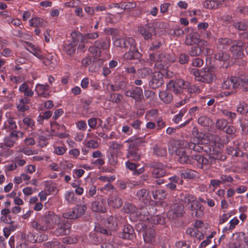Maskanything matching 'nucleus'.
<instances>
[{"label": "nucleus", "instance_id": "c85d7f7f", "mask_svg": "<svg viewBox=\"0 0 248 248\" xmlns=\"http://www.w3.org/2000/svg\"><path fill=\"white\" fill-rule=\"evenodd\" d=\"M151 60L156 61L157 62H160V68L166 65V54L161 53L159 54H155L154 53L150 55Z\"/></svg>", "mask_w": 248, "mask_h": 248}, {"label": "nucleus", "instance_id": "c9c22d12", "mask_svg": "<svg viewBox=\"0 0 248 248\" xmlns=\"http://www.w3.org/2000/svg\"><path fill=\"white\" fill-rule=\"evenodd\" d=\"M16 128L17 125L16 123L14 120V119L11 117L8 118L3 125V129H5L7 132L16 131Z\"/></svg>", "mask_w": 248, "mask_h": 248}, {"label": "nucleus", "instance_id": "a211bd4d", "mask_svg": "<svg viewBox=\"0 0 248 248\" xmlns=\"http://www.w3.org/2000/svg\"><path fill=\"white\" fill-rule=\"evenodd\" d=\"M185 43L188 46L196 45L201 46H208V44L206 41L198 38L194 33H189L186 36Z\"/></svg>", "mask_w": 248, "mask_h": 248}, {"label": "nucleus", "instance_id": "aec40b11", "mask_svg": "<svg viewBox=\"0 0 248 248\" xmlns=\"http://www.w3.org/2000/svg\"><path fill=\"white\" fill-rule=\"evenodd\" d=\"M119 237L126 240H132L135 237V233L133 228L130 225L124 226L123 232H119Z\"/></svg>", "mask_w": 248, "mask_h": 248}, {"label": "nucleus", "instance_id": "c756f323", "mask_svg": "<svg viewBox=\"0 0 248 248\" xmlns=\"http://www.w3.org/2000/svg\"><path fill=\"white\" fill-rule=\"evenodd\" d=\"M72 37V41L71 42L74 46H77L78 43H87L88 41L85 39V37L79 32H74L71 33Z\"/></svg>", "mask_w": 248, "mask_h": 248}, {"label": "nucleus", "instance_id": "338daca9", "mask_svg": "<svg viewBox=\"0 0 248 248\" xmlns=\"http://www.w3.org/2000/svg\"><path fill=\"white\" fill-rule=\"evenodd\" d=\"M23 124L27 126V128H31L32 130L35 129V123L34 121L29 117H26L23 120Z\"/></svg>", "mask_w": 248, "mask_h": 248}, {"label": "nucleus", "instance_id": "7c9ffc66", "mask_svg": "<svg viewBox=\"0 0 248 248\" xmlns=\"http://www.w3.org/2000/svg\"><path fill=\"white\" fill-rule=\"evenodd\" d=\"M127 157L130 160L139 161L140 158V153L139 149L129 147Z\"/></svg>", "mask_w": 248, "mask_h": 248}, {"label": "nucleus", "instance_id": "4d7b16f0", "mask_svg": "<svg viewBox=\"0 0 248 248\" xmlns=\"http://www.w3.org/2000/svg\"><path fill=\"white\" fill-rule=\"evenodd\" d=\"M215 58L216 60L220 61H226L230 58V55L226 52L222 51H219L215 55Z\"/></svg>", "mask_w": 248, "mask_h": 248}, {"label": "nucleus", "instance_id": "0e129e2a", "mask_svg": "<svg viewBox=\"0 0 248 248\" xmlns=\"http://www.w3.org/2000/svg\"><path fill=\"white\" fill-rule=\"evenodd\" d=\"M97 121L102 122V120L98 118H91L88 120V124L90 129H95L97 128Z\"/></svg>", "mask_w": 248, "mask_h": 248}, {"label": "nucleus", "instance_id": "9d476101", "mask_svg": "<svg viewBox=\"0 0 248 248\" xmlns=\"http://www.w3.org/2000/svg\"><path fill=\"white\" fill-rule=\"evenodd\" d=\"M149 167L152 169V174L153 177L159 178L164 177L166 174V166L160 162L150 164Z\"/></svg>", "mask_w": 248, "mask_h": 248}, {"label": "nucleus", "instance_id": "b1692460", "mask_svg": "<svg viewBox=\"0 0 248 248\" xmlns=\"http://www.w3.org/2000/svg\"><path fill=\"white\" fill-rule=\"evenodd\" d=\"M123 202L121 197L117 195H110L108 199V204L109 207L114 209H119L123 205Z\"/></svg>", "mask_w": 248, "mask_h": 248}, {"label": "nucleus", "instance_id": "5701e85b", "mask_svg": "<svg viewBox=\"0 0 248 248\" xmlns=\"http://www.w3.org/2000/svg\"><path fill=\"white\" fill-rule=\"evenodd\" d=\"M31 227L37 231L45 232L48 229L46 224L45 223L43 216L38 220H33L31 222Z\"/></svg>", "mask_w": 248, "mask_h": 248}, {"label": "nucleus", "instance_id": "052dcab7", "mask_svg": "<svg viewBox=\"0 0 248 248\" xmlns=\"http://www.w3.org/2000/svg\"><path fill=\"white\" fill-rule=\"evenodd\" d=\"M181 200L186 203H190L191 204V203L192 202H194L195 200V197L192 195H189V194H182L181 195Z\"/></svg>", "mask_w": 248, "mask_h": 248}, {"label": "nucleus", "instance_id": "79ce46f5", "mask_svg": "<svg viewBox=\"0 0 248 248\" xmlns=\"http://www.w3.org/2000/svg\"><path fill=\"white\" fill-rule=\"evenodd\" d=\"M34 237L35 236L31 233H29L27 234L28 239L32 243H41L47 240L48 239V236L45 234L40 235L36 239H35Z\"/></svg>", "mask_w": 248, "mask_h": 248}, {"label": "nucleus", "instance_id": "69168bd1", "mask_svg": "<svg viewBox=\"0 0 248 248\" xmlns=\"http://www.w3.org/2000/svg\"><path fill=\"white\" fill-rule=\"evenodd\" d=\"M89 51L93 55V57L98 58L101 56V51L97 47L96 45L90 46L89 48Z\"/></svg>", "mask_w": 248, "mask_h": 248}, {"label": "nucleus", "instance_id": "8fccbe9b", "mask_svg": "<svg viewBox=\"0 0 248 248\" xmlns=\"http://www.w3.org/2000/svg\"><path fill=\"white\" fill-rule=\"evenodd\" d=\"M19 90L21 92L24 93V95L26 96H32L33 95V92L31 90L29 89L28 85L25 83H24L22 84L19 88Z\"/></svg>", "mask_w": 248, "mask_h": 248}, {"label": "nucleus", "instance_id": "774afa93", "mask_svg": "<svg viewBox=\"0 0 248 248\" xmlns=\"http://www.w3.org/2000/svg\"><path fill=\"white\" fill-rule=\"evenodd\" d=\"M222 184L227 185L229 183L233 181V178L230 175L222 174L220 177Z\"/></svg>", "mask_w": 248, "mask_h": 248}, {"label": "nucleus", "instance_id": "20e7f679", "mask_svg": "<svg viewBox=\"0 0 248 248\" xmlns=\"http://www.w3.org/2000/svg\"><path fill=\"white\" fill-rule=\"evenodd\" d=\"M183 140L180 141L179 144L182 146V148L177 149L175 151V159L181 164H194V159L193 156H190L186 151L184 149L186 148L184 147L181 144Z\"/></svg>", "mask_w": 248, "mask_h": 248}, {"label": "nucleus", "instance_id": "f257e3e1", "mask_svg": "<svg viewBox=\"0 0 248 248\" xmlns=\"http://www.w3.org/2000/svg\"><path fill=\"white\" fill-rule=\"evenodd\" d=\"M202 134H200L199 137H195L193 138L190 140V141H188L186 140H183L181 143V144L184 147L186 148H188V149L192 150L196 152H201L202 151H203L205 153L208 154L209 155L210 154H211V151L212 150V148L213 146L214 143L213 144H204L202 145V140H199L200 138H202L201 135Z\"/></svg>", "mask_w": 248, "mask_h": 248}, {"label": "nucleus", "instance_id": "39448f33", "mask_svg": "<svg viewBox=\"0 0 248 248\" xmlns=\"http://www.w3.org/2000/svg\"><path fill=\"white\" fill-rule=\"evenodd\" d=\"M245 45V43L241 40H233L230 50L235 59H242L244 56L243 47Z\"/></svg>", "mask_w": 248, "mask_h": 248}, {"label": "nucleus", "instance_id": "f3484780", "mask_svg": "<svg viewBox=\"0 0 248 248\" xmlns=\"http://www.w3.org/2000/svg\"><path fill=\"white\" fill-rule=\"evenodd\" d=\"M134 43L135 40L132 37L121 38V36L114 40L113 42L114 46L124 48L126 50L128 49L131 44H133Z\"/></svg>", "mask_w": 248, "mask_h": 248}, {"label": "nucleus", "instance_id": "37998d69", "mask_svg": "<svg viewBox=\"0 0 248 248\" xmlns=\"http://www.w3.org/2000/svg\"><path fill=\"white\" fill-rule=\"evenodd\" d=\"M126 142L130 143L129 145L130 147L137 149H139V147L141 146L142 144L146 142V141L141 138H138L135 139L131 138L126 140Z\"/></svg>", "mask_w": 248, "mask_h": 248}, {"label": "nucleus", "instance_id": "a18cd8bd", "mask_svg": "<svg viewBox=\"0 0 248 248\" xmlns=\"http://www.w3.org/2000/svg\"><path fill=\"white\" fill-rule=\"evenodd\" d=\"M117 218L116 217L111 216L107 219V227L110 230L114 231L116 229L118 225Z\"/></svg>", "mask_w": 248, "mask_h": 248}, {"label": "nucleus", "instance_id": "e433bc0d", "mask_svg": "<svg viewBox=\"0 0 248 248\" xmlns=\"http://www.w3.org/2000/svg\"><path fill=\"white\" fill-rule=\"evenodd\" d=\"M207 46H201L197 45L193 46L189 51L188 54L191 57H198L201 55L204 48Z\"/></svg>", "mask_w": 248, "mask_h": 248}, {"label": "nucleus", "instance_id": "3c124183", "mask_svg": "<svg viewBox=\"0 0 248 248\" xmlns=\"http://www.w3.org/2000/svg\"><path fill=\"white\" fill-rule=\"evenodd\" d=\"M64 197L65 200L69 203L74 204L77 202V198L73 191H66Z\"/></svg>", "mask_w": 248, "mask_h": 248}, {"label": "nucleus", "instance_id": "0eeeda50", "mask_svg": "<svg viewBox=\"0 0 248 248\" xmlns=\"http://www.w3.org/2000/svg\"><path fill=\"white\" fill-rule=\"evenodd\" d=\"M57 226V227L54 231V233L56 236H63L70 234L71 224L69 221L63 220L61 218V221Z\"/></svg>", "mask_w": 248, "mask_h": 248}, {"label": "nucleus", "instance_id": "ddd939ff", "mask_svg": "<svg viewBox=\"0 0 248 248\" xmlns=\"http://www.w3.org/2000/svg\"><path fill=\"white\" fill-rule=\"evenodd\" d=\"M216 126L218 129L222 130L227 134L234 135L236 132V129L234 126L228 125V121L225 119L218 120L216 122Z\"/></svg>", "mask_w": 248, "mask_h": 248}, {"label": "nucleus", "instance_id": "f03ea898", "mask_svg": "<svg viewBox=\"0 0 248 248\" xmlns=\"http://www.w3.org/2000/svg\"><path fill=\"white\" fill-rule=\"evenodd\" d=\"M222 88L225 90H235L242 88L244 92H248V81L235 76L226 79L222 84Z\"/></svg>", "mask_w": 248, "mask_h": 248}, {"label": "nucleus", "instance_id": "4468645a", "mask_svg": "<svg viewBox=\"0 0 248 248\" xmlns=\"http://www.w3.org/2000/svg\"><path fill=\"white\" fill-rule=\"evenodd\" d=\"M185 213L184 205L181 203H176L171 205L168 212V215L175 219L182 217Z\"/></svg>", "mask_w": 248, "mask_h": 248}, {"label": "nucleus", "instance_id": "423d86ee", "mask_svg": "<svg viewBox=\"0 0 248 248\" xmlns=\"http://www.w3.org/2000/svg\"><path fill=\"white\" fill-rule=\"evenodd\" d=\"M232 245L234 248H248V240L244 233H233L232 236Z\"/></svg>", "mask_w": 248, "mask_h": 248}, {"label": "nucleus", "instance_id": "a19ab883", "mask_svg": "<svg viewBox=\"0 0 248 248\" xmlns=\"http://www.w3.org/2000/svg\"><path fill=\"white\" fill-rule=\"evenodd\" d=\"M151 193L155 200H164L167 196V192L163 189L152 190Z\"/></svg>", "mask_w": 248, "mask_h": 248}, {"label": "nucleus", "instance_id": "7ed1b4c3", "mask_svg": "<svg viewBox=\"0 0 248 248\" xmlns=\"http://www.w3.org/2000/svg\"><path fill=\"white\" fill-rule=\"evenodd\" d=\"M136 229L139 233L142 232V236L145 243L153 244L155 242V232L153 228L148 226L146 222L138 223L136 225Z\"/></svg>", "mask_w": 248, "mask_h": 248}, {"label": "nucleus", "instance_id": "cd10ccee", "mask_svg": "<svg viewBox=\"0 0 248 248\" xmlns=\"http://www.w3.org/2000/svg\"><path fill=\"white\" fill-rule=\"evenodd\" d=\"M137 198L144 203L147 204L149 203V193L145 189H141L136 192L135 195Z\"/></svg>", "mask_w": 248, "mask_h": 248}, {"label": "nucleus", "instance_id": "2eb2a0df", "mask_svg": "<svg viewBox=\"0 0 248 248\" xmlns=\"http://www.w3.org/2000/svg\"><path fill=\"white\" fill-rule=\"evenodd\" d=\"M164 74L159 72H155L152 76V78L149 81V85L150 88L155 89L161 86L164 83Z\"/></svg>", "mask_w": 248, "mask_h": 248}, {"label": "nucleus", "instance_id": "6e6552de", "mask_svg": "<svg viewBox=\"0 0 248 248\" xmlns=\"http://www.w3.org/2000/svg\"><path fill=\"white\" fill-rule=\"evenodd\" d=\"M187 86L183 79H177L175 81L170 80L167 85V89L175 93H181L183 90Z\"/></svg>", "mask_w": 248, "mask_h": 248}, {"label": "nucleus", "instance_id": "6e6d98bb", "mask_svg": "<svg viewBox=\"0 0 248 248\" xmlns=\"http://www.w3.org/2000/svg\"><path fill=\"white\" fill-rule=\"evenodd\" d=\"M232 26L235 29L240 31H245L248 28V25L243 21L233 22Z\"/></svg>", "mask_w": 248, "mask_h": 248}, {"label": "nucleus", "instance_id": "ea45409f", "mask_svg": "<svg viewBox=\"0 0 248 248\" xmlns=\"http://www.w3.org/2000/svg\"><path fill=\"white\" fill-rule=\"evenodd\" d=\"M160 99L166 104H170L173 99L171 93L167 91H161L159 93Z\"/></svg>", "mask_w": 248, "mask_h": 248}, {"label": "nucleus", "instance_id": "393cba45", "mask_svg": "<svg viewBox=\"0 0 248 248\" xmlns=\"http://www.w3.org/2000/svg\"><path fill=\"white\" fill-rule=\"evenodd\" d=\"M189 208L193 212L191 213L192 216L199 217L202 215L203 207L198 201L191 203Z\"/></svg>", "mask_w": 248, "mask_h": 248}, {"label": "nucleus", "instance_id": "4be33fe9", "mask_svg": "<svg viewBox=\"0 0 248 248\" xmlns=\"http://www.w3.org/2000/svg\"><path fill=\"white\" fill-rule=\"evenodd\" d=\"M91 209L93 212L105 213L107 210L105 207V200L102 198H99L93 201L91 203Z\"/></svg>", "mask_w": 248, "mask_h": 248}, {"label": "nucleus", "instance_id": "f704fd0d", "mask_svg": "<svg viewBox=\"0 0 248 248\" xmlns=\"http://www.w3.org/2000/svg\"><path fill=\"white\" fill-rule=\"evenodd\" d=\"M193 158L194 159V163L195 161H196L198 163L199 167L201 169L203 168L204 165L210 164V162L211 161L209 158H206L199 154L193 156Z\"/></svg>", "mask_w": 248, "mask_h": 248}, {"label": "nucleus", "instance_id": "680f3d73", "mask_svg": "<svg viewBox=\"0 0 248 248\" xmlns=\"http://www.w3.org/2000/svg\"><path fill=\"white\" fill-rule=\"evenodd\" d=\"M107 32L112 36L113 42L114 40L117 39L120 36V31L114 28H108L106 30Z\"/></svg>", "mask_w": 248, "mask_h": 248}, {"label": "nucleus", "instance_id": "dca6fc26", "mask_svg": "<svg viewBox=\"0 0 248 248\" xmlns=\"http://www.w3.org/2000/svg\"><path fill=\"white\" fill-rule=\"evenodd\" d=\"M138 31L145 40L151 39L155 33V28L151 23H147L138 28Z\"/></svg>", "mask_w": 248, "mask_h": 248}, {"label": "nucleus", "instance_id": "9b49d317", "mask_svg": "<svg viewBox=\"0 0 248 248\" xmlns=\"http://www.w3.org/2000/svg\"><path fill=\"white\" fill-rule=\"evenodd\" d=\"M126 97L132 98L137 102H140L143 98L142 89L139 87L134 86L124 93Z\"/></svg>", "mask_w": 248, "mask_h": 248}, {"label": "nucleus", "instance_id": "e2e57ef3", "mask_svg": "<svg viewBox=\"0 0 248 248\" xmlns=\"http://www.w3.org/2000/svg\"><path fill=\"white\" fill-rule=\"evenodd\" d=\"M78 217H79L84 215L87 209L85 205H79L74 208Z\"/></svg>", "mask_w": 248, "mask_h": 248}, {"label": "nucleus", "instance_id": "58836bf2", "mask_svg": "<svg viewBox=\"0 0 248 248\" xmlns=\"http://www.w3.org/2000/svg\"><path fill=\"white\" fill-rule=\"evenodd\" d=\"M153 154L156 156H165L167 154L166 148L157 144H155L153 146Z\"/></svg>", "mask_w": 248, "mask_h": 248}, {"label": "nucleus", "instance_id": "4c0bfd02", "mask_svg": "<svg viewBox=\"0 0 248 248\" xmlns=\"http://www.w3.org/2000/svg\"><path fill=\"white\" fill-rule=\"evenodd\" d=\"M233 40L228 38H220L217 40V48L220 49H224L231 44H232Z\"/></svg>", "mask_w": 248, "mask_h": 248}, {"label": "nucleus", "instance_id": "412c9836", "mask_svg": "<svg viewBox=\"0 0 248 248\" xmlns=\"http://www.w3.org/2000/svg\"><path fill=\"white\" fill-rule=\"evenodd\" d=\"M128 49H129V51L124 55V59L127 60H134L138 59L140 58L141 54L136 47L135 42L133 44H131Z\"/></svg>", "mask_w": 248, "mask_h": 248}, {"label": "nucleus", "instance_id": "72a5a7b5", "mask_svg": "<svg viewBox=\"0 0 248 248\" xmlns=\"http://www.w3.org/2000/svg\"><path fill=\"white\" fill-rule=\"evenodd\" d=\"M95 45H96L99 49H107L110 45V40L109 37L100 39L94 42Z\"/></svg>", "mask_w": 248, "mask_h": 248}, {"label": "nucleus", "instance_id": "2f4dec72", "mask_svg": "<svg viewBox=\"0 0 248 248\" xmlns=\"http://www.w3.org/2000/svg\"><path fill=\"white\" fill-rule=\"evenodd\" d=\"M25 43L29 46V48L26 49L28 51L39 59H43L44 58V56L41 54V51L37 46L29 42H25Z\"/></svg>", "mask_w": 248, "mask_h": 248}, {"label": "nucleus", "instance_id": "a878e982", "mask_svg": "<svg viewBox=\"0 0 248 248\" xmlns=\"http://www.w3.org/2000/svg\"><path fill=\"white\" fill-rule=\"evenodd\" d=\"M209 68H205L204 72L201 74V78H198V81L210 83L215 78V75L209 72Z\"/></svg>", "mask_w": 248, "mask_h": 248}, {"label": "nucleus", "instance_id": "09e8293b", "mask_svg": "<svg viewBox=\"0 0 248 248\" xmlns=\"http://www.w3.org/2000/svg\"><path fill=\"white\" fill-rule=\"evenodd\" d=\"M237 111L241 115H246L248 112V104L245 102H240L237 107Z\"/></svg>", "mask_w": 248, "mask_h": 248}, {"label": "nucleus", "instance_id": "bf43d9fd", "mask_svg": "<svg viewBox=\"0 0 248 248\" xmlns=\"http://www.w3.org/2000/svg\"><path fill=\"white\" fill-rule=\"evenodd\" d=\"M136 3L133 2L124 1L121 2V9L128 10L134 9L136 7Z\"/></svg>", "mask_w": 248, "mask_h": 248}, {"label": "nucleus", "instance_id": "bb28decb", "mask_svg": "<svg viewBox=\"0 0 248 248\" xmlns=\"http://www.w3.org/2000/svg\"><path fill=\"white\" fill-rule=\"evenodd\" d=\"M49 89V86L47 84L43 85L38 83L36 85L35 91L38 95L47 98L50 95L49 93L47 92Z\"/></svg>", "mask_w": 248, "mask_h": 248}, {"label": "nucleus", "instance_id": "de8ad7c7", "mask_svg": "<svg viewBox=\"0 0 248 248\" xmlns=\"http://www.w3.org/2000/svg\"><path fill=\"white\" fill-rule=\"evenodd\" d=\"M30 101V99L24 97L20 100L19 104L17 105V108L19 111L24 112L25 110H28L29 108L28 106L26 105L28 104Z\"/></svg>", "mask_w": 248, "mask_h": 248}, {"label": "nucleus", "instance_id": "864d4df0", "mask_svg": "<svg viewBox=\"0 0 248 248\" xmlns=\"http://www.w3.org/2000/svg\"><path fill=\"white\" fill-rule=\"evenodd\" d=\"M124 98L123 94L120 93H111L109 95L108 101L116 104L120 103Z\"/></svg>", "mask_w": 248, "mask_h": 248}, {"label": "nucleus", "instance_id": "473e14b6", "mask_svg": "<svg viewBox=\"0 0 248 248\" xmlns=\"http://www.w3.org/2000/svg\"><path fill=\"white\" fill-rule=\"evenodd\" d=\"M29 24L33 27H45L46 26V22L42 18L34 16L29 20Z\"/></svg>", "mask_w": 248, "mask_h": 248}, {"label": "nucleus", "instance_id": "c03bdc74", "mask_svg": "<svg viewBox=\"0 0 248 248\" xmlns=\"http://www.w3.org/2000/svg\"><path fill=\"white\" fill-rule=\"evenodd\" d=\"M197 172L192 170H185L180 171L181 178L184 179H193L196 176Z\"/></svg>", "mask_w": 248, "mask_h": 248}, {"label": "nucleus", "instance_id": "5fc2aeb1", "mask_svg": "<svg viewBox=\"0 0 248 248\" xmlns=\"http://www.w3.org/2000/svg\"><path fill=\"white\" fill-rule=\"evenodd\" d=\"M199 124L203 126H208L212 124L211 120L206 116H202L198 119Z\"/></svg>", "mask_w": 248, "mask_h": 248}, {"label": "nucleus", "instance_id": "6ab92c4d", "mask_svg": "<svg viewBox=\"0 0 248 248\" xmlns=\"http://www.w3.org/2000/svg\"><path fill=\"white\" fill-rule=\"evenodd\" d=\"M211 151L209 156L211 160L210 164H212L215 160H224L225 158V156L221 154L222 149L218 145L214 144Z\"/></svg>", "mask_w": 248, "mask_h": 248}, {"label": "nucleus", "instance_id": "603ef678", "mask_svg": "<svg viewBox=\"0 0 248 248\" xmlns=\"http://www.w3.org/2000/svg\"><path fill=\"white\" fill-rule=\"evenodd\" d=\"M63 50L66 52V54L68 55H73L76 50V46H74L72 43L65 44L63 46Z\"/></svg>", "mask_w": 248, "mask_h": 248}, {"label": "nucleus", "instance_id": "13d9d810", "mask_svg": "<svg viewBox=\"0 0 248 248\" xmlns=\"http://www.w3.org/2000/svg\"><path fill=\"white\" fill-rule=\"evenodd\" d=\"M138 73L141 78H145L152 73V70L149 67H143L139 69Z\"/></svg>", "mask_w": 248, "mask_h": 248}, {"label": "nucleus", "instance_id": "1a4fd4ad", "mask_svg": "<svg viewBox=\"0 0 248 248\" xmlns=\"http://www.w3.org/2000/svg\"><path fill=\"white\" fill-rule=\"evenodd\" d=\"M23 135V132L21 131L11 132L4 139L5 145L9 148L13 147L16 143L18 139L22 138Z\"/></svg>", "mask_w": 248, "mask_h": 248}, {"label": "nucleus", "instance_id": "49530a36", "mask_svg": "<svg viewBox=\"0 0 248 248\" xmlns=\"http://www.w3.org/2000/svg\"><path fill=\"white\" fill-rule=\"evenodd\" d=\"M203 6L207 9H217L220 6L218 0H206L203 3Z\"/></svg>", "mask_w": 248, "mask_h": 248}, {"label": "nucleus", "instance_id": "f8f14e48", "mask_svg": "<svg viewBox=\"0 0 248 248\" xmlns=\"http://www.w3.org/2000/svg\"><path fill=\"white\" fill-rule=\"evenodd\" d=\"M43 216L45 219V223L48 229H51L54 225L59 224L61 219L60 216L51 211L46 212Z\"/></svg>", "mask_w": 248, "mask_h": 248}]
</instances>
